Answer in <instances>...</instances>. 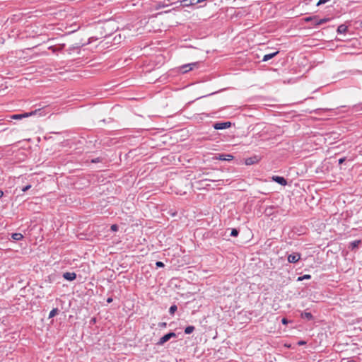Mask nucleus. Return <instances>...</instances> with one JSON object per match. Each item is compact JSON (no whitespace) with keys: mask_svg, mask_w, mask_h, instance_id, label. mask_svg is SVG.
<instances>
[{"mask_svg":"<svg viewBox=\"0 0 362 362\" xmlns=\"http://www.w3.org/2000/svg\"><path fill=\"white\" fill-rule=\"evenodd\" d=\"M65 47V44H60L58 47L57 46H49L48 49L51 50L53 53H55L58 51H62Z\"/></svg>","mask_w":362,"mask_h":362,"instance_id":"13","label":"nucleus"},{"mask_svg":"<svg viewBox=\"0 0 362 362\" xmlns=\"http://www.w3.org/2000/svg\"><path fill=\"white\" fill-rule=\"evenodd\" d=\"M47 113V112L45 111V107H43L41 108L35 109V110H33L29 112L11 115L10 116V118L13 119H22L23 118H26L32 115H35L37 114H38L40 116H42L45 115Z\"/></svg>","mask_w":362,"mask_h":362,"instance_id":"1","label":"nucleus"},{"mask_svg":"<svg viewBox=\"0 0 362 362\" xmlns=\"http://www.w3.org/2000/svg\"><path fill=\"white\" fill-rule=\"evenodd\" d=\"M59 310L57 308H53L49 314V318L54 317L55 315H57L59 313Z\"/></svg>","mask_w":362,"mask_h":362,"instance_id":"19","label":"nucleus"},{"mask_svg":"<svg viewBox=\"0 0 362 362\" xmlns=\"http://www.w3.org/2000/svg\"><path fill=\"white\" fill-rule=\"evenodd\" d=\"M204 174H205V175H209V173H204Z\"/></svg>","mask_w":362,"mask_h":362,"instance_id":"42","label":"nucleus"},{"mask_svg":"<svg viewBox=\"0 0 362 362\" xmlns=\"http://www.w3.org/2000/svg\"><path fill=\"white\" fill-rule=\"evenodd\" d=\"M300 259V254L298 252H293L287 257V260L289 263H296Z\"/></svg>","mask_w":362,"mask_h":362,"instance_id":"7","label":"nucleus"},{"mask_svg":"<svg viewBox=\"0 0 362 362\" xmlns=\"http://www.w3.org/2000/svg\"><path fill=\"white\" fill-rule=\"evenodd\" d=\"M233 158V156H232L231 154L218 153L214 157V159L219 160L230 161L232 160Z\"/></svg>","mask_w":362,"mask_h":362,"instance_id":"6","label":"nucleus"},{"mask_svg":"<svg viewBox=\"0 0 362 362\" xmlns=\"http://www.w3.org/2000/svg\"><path fill=\"white\" fill-rule=\"evenodd\" d=\"M304 21L306 23H309L310 21H315L314 26L317 27L320 25H322L325 23H327L330 21L329 18H324L322 19H318L317 16H308L303 18Z\"/></svg>","mask_w":362,"mask_h":362,"instance_id":"2","label":"nucleus"},{"mask_svg":"<svg viewBox=\"0 0 362 362\" xmlns=\"http://www.w3.org/2000/svg\"><path fill=\"white\" fill-rule=\"evenodd\" d=\"M31 185H28L25 187H23L22 189H21V191L23 192H27L28 189H30L31 188Z\"/></svg>","mask_w":362,"mask_h":362,"instance_id":"27","label":"nucleus"},{"mask_svg":"<svg viewBox=\"0 0 362 362\" xmlns=\"http://www.w3.org/2000/svg\"><path fill=\"white\" fill-rule=\"evenodd\" d=\"M112 300H113L112 298L109 297V298H107V303H112Z\"/></svg>","mask_w":362,"mask_h":362,"instance_id":"34","label":"nucleus"},{"mask_svg":"<svg viewBox=\"0 0 362 362\" xmlns=\"http://www.w3.org/2000/svg\"><path fill=\"white\" fill-rule=\"evenodd\" d=\"M63 278L67 281H72L76 279L75 272H65L63 274Z\"/></svg>","mask_w":362,"mask_h":362,"instance_id":"10","label":"nucleus"},{"mask_svg":"<svg viewBox=\"0 0 362 362\" xmlns=\"http://www.w3.org/2000/svg\"><path fill=\"white\" fill-rule=\"evenodd\" d=\"M297 344H298V345H299V346H303V345L306 344V341H303V340H300V341H299Z\"/></svg>","mask_w":362,"mask_h":362,"instance_id":"33","label":"nucleus"},{"mask_svg":"<svg viewBox=\"0 0 362 362\" xmlns=\"http://www.w3.org/2000/svg\"><path fill=\"white\" fill-rule=\"evenodd\" d=\"M310 22H311L312 25L314 26L315 21H310Z\"/></svg>","mask_w":362,"mask_h":362,"instance_id":"40","label":"nucleus"},{"mask_svg":"<svg viewBox=\"0 0 362 362\" xmlns=\"http://www.w3.org/2000/svg\"><path fill=\"white\" fill-rule=\"evenodd\" d=\"M197 63H190L187 64H185L180 67V71L182 73L185 74L190 70H192L194 67L197 66Z\"/></svg>","mask_w":362,"mask_h":362,"instance_id":"8","label":"nucleus"},{"mask_svg":"<svg viewBox=\"0 0 362 362\" xmlns=\"http://www.w3.org/2000/svg\"><path fill=\"white\" fill-rule=\"evenodd\" d=\"M206 180H208V179H205V180H201L200 182H203L206 181ZM210 180V181H213V182L214 181V180Z\"/></svg>","mask_w":362,"mask_h":362,"instance_id":"36","label":"nucleus"},{"mask_svg":"<svg viewBox=\"0 0 362 362\" xmlns=\"http://www.w3.org/2000/svg\"><path fill=\"white\" fill-rule=\"evenodd\" d=\"M176 337V334L174 332H170L168 334L163 335L160 338L158 341L156 343L157 346H162L167 341H168L171 338Z\"/></svg>","mask_w":362,"mask_h":362,"instance_id":"3","label":"nucleus"},{"mask_svg":"<svg viewBox=\"0 0 362 362\" xmlns=\"http://www.w3.org/2000/svg\"><path fill=\"white\" fill-rule=\"evenodd\" d=\"M301 318L306 319L308 321L313 320L314 319L313 315L311 313L304 311L300 314Z\"/></svg>","mask_w":362,"mask_h":362,"instance_id":"15","label":"nucleus"},{"mask_svg":"<svg viewBox=\"0 0 362 362\" xmlns=\"http://www.w3.org/2000/svg\"><path fill=\"white\" fill-rule=\"evenodd\" d=\"M279 51H276L274 52H272V53H270V54H267L265 55H264L262 59V62H267L269 61V59L274 58V57H276L278 54H279Z\"/></svg>","mask_w":362,"mask_h":362,"instance_id":"12","label":"nucleus"},{"mask_svg":"<svg viewBox=\"0 0 362 362\" xmlns=\"http://www.w3.org/2000/svg\"><path fill=\"white\" fill-rule=\"evenodd\" d=\"M346 157L341 158L338 160V163L339 165L344 163L346 161Z\"/></svg>","mask_w":362,"mask_h":362,"instance_id":"32","label":"nucleus"},{"mask_svg":"<svg viewBox=\"0 0 362 362\" xmlns=\"http://www.w3.org/2000/svg\"><path fill=\"white\" fill-rule=\"evenodd\" d=\"M213 127L216 130H222L230 128L232 126L230 122H218L213 124Z\"/></svg>","mask_w":362,"mask_h":362,"instance_id":"4","label":"nucleus"},{"mask_svg":"<svg viewBox=\"0 0 362 362\" xmlns=\"http://www.w3.org/2000/svg\"><path fill=\"white\" fill-rule=\"evenodd\" d=\"M239 234V230L237 228H232L230 232V236L232 237H237Z\"/></svg>","mask_w":362,"mask_h":362,"instance_id":"23","label":"nucleus"},{"mask_svg":"<svg viewBox=\"0 0 362 362\" xmlns=\"http://www.w3.org/2000/svg\"><path fill=\"white\" fill-rule=\"evenodd\" d=\"M346 362H356L354 359H349Z\"/></svg>","mask_w":362,"mask_h":362,"instance_id":"38","label":"nucleus"},{"mask_svg":"<svg viewBox=\"0 0 362 362\" xmlns=\"http://www.w3.org/2000/svg\"><path fill=\"white\" fill-rule=\"evenodd\" d=\"M289 322H290V321H289L287 318H286V317H283V318L281 319V323H282L283 325H287Z\"/></svg>","mask_w":362,"mask_h":362,"instance_id":"30","label":"nucleus"},{"mask_svg":"<svg viewBox=\"0 0 362 362\" xmlns=\"http://www.w3.org/2000/svg\"><path fill=\"white\" fill-rule=\"evenodd\" d=\"M167 326V323L165 322L158 323V327L160 328H165Z\"/></svg>","mask_w":362,"mask_h":362,"instance_id":"31","label":"nucleus"},{"mask_svg":"<svg viewBox=\"0 0 362 362\" xmlns=\"http://www.w3.org/2000/svg\"><path fill=\"white\" fill-rule=\"evenodd\" d=\"M360 26L362 28V21L360 22Z\"/></svg>","mask_w":362,"mask_h":362,"instance_id":"41","label":"nucleus"},{"mask_svg":"<svg viewBox=\"0 0 362 362\" xmlns=\"http://www.w3.org/2000/svg\"><path fill=\"white\" fill-rule=\"evenodd\" d=\"M362 241L361 240H356L354 241H352L349 243L348 248L351 250H355L357 249L360 244H361Z\"/></svg>","mask_w":362,"mask_h":362,"instance_id":"11","label":"nucleus"},{"mask_svg":"<svg viewBox=\"0 0 362 362\" xmlns=\"http://www.w3.org/2000/svg\"><path fill=\"white\" fill-rule=\"evenodd\" d=\"M156 266L157 268H162V267H165V264L163 262H160V261H157L156 262Z\"/></svg>","mask_w":362,"mask_h":362,"instance_id":"26","label":"nucleus"},{"mask_svg":"<svg viewBox=\"0 0 362 362\" xmlns=\"http://www.w3.org/2000/svg\"><path fill=\"white\" fill-rule=\"evenodd\" d=\"M311 279V276L309 275V274H304L303 276H300L299 277H298V279L297 281H303V280H305V279Z\"/></svg>","mask_w":362,"mask_h":362,"instance_id":"21","label":"nucleus"},{"mask_svg":"<svg viewBox=\"0 0 362 362\" xmlns=\"http://www.w3.org/2000/svg\"><path fill=\"white\" fill-rule=\"evenodd\" d=\"M95 321H96V320H95V318H93V319L91 320V322H93V323H95Z\"/></svg>","mask_w":362,"mask_h":362,"instance_id":"39","label":"nucleus"},{"mask_svg":"<svg viewBox=\"0 0 362 362\" xmlns=\"http://www.w3.org/2000/svg\"><path fill=\"white\" fill-rule=\"evenodd\" d=\"M330 0H319L318 2L317 3V6H320V5H322V4H325L327 2H329Z\"/></svg>","mask_w":362,"mask_h":362,"instance_id":"28","label":"nucleus"},{"mask_svg":"<svg viewBox=\"0 0 362 362\" xmlns=\"http://www.w3.org/2000/svg\"><path fill=\"white\" fill-rule=\"evenodd\" d=\"M204 1H206V0H196L197 4L199 3L204 2Z\"/></svg>","mask_w":362,"mask_h":362,"instance_id":"35","label":"nucleus"},{"mask_svg":"<svg viewBox=\"0 0 362 362\" xmlns=\"http://www.w3.org/2000/svg\"><path fill=\"white\" fill-rule=\"evenodd\" d=\"M177 305H175V304H174V305H172L170 307V308H169V313H170V315H174V314H175V313L177 311Z\"/></svg>","mask_w":362,"mask_h":362,"instance_id":"22","label":"nucleus"},{"mask_svg":"<svg viewBox=\"0 0 362 362\" xmlns=\"http://www.w3.org/2000/svg\"><path fill=\"white\" fill-rule=\"evenodd\" d=\"M101 158H94V159H92L91 160V163H100L101 162Z\"/></svg>","mask_w":362,"mask_h":362,"instance_id":"29","label":"nucleus"},{"mask_svg":"<svg viewBox=\"0 0 362 362\" xmlns=\"http://www.w3.org/2000/svg\"><path fill=\"white\" fill-rule=\"evenodd\" d=\"M4 195L3 191L0 190V198H1Z\"/></svg>","mask_w":362,"mask_h":362,"instance_id":"37","label":"nucleus"},{"mask_svg":"<svg viewBox=\"0 0 362 362\" xmlns=\"http://www.w3.org/2000/svg\"><path fill=\"white\" fill-rule=\"evenodd\" d=\"M182 3L183 6H190L197 5L196 0H182Z\"/></svg>","mask_w":362,"mask_h":362,"instance_id":"16","label":"nucleus"},{"mask_svg":"<svg viewBox=\"0 0 362 362\" xmlns=\"http://www.w3.org/2000/svg\"><path fill=\"white\" fill-rule=\"evenodd\" d=\"M194 329H195V327L194 326L189 325V326H187L185 327L184 332H185V334H190L191 333H192L194 332Z\"/></svg>","mask_w":362,"mask_h":362,"instance_id":"18","label":"nucleus"},{"mask_svg":"<svg viewBox=\"0 0 362 362\" xmlns=\"http://www.w3.org/2000/svg\"><path fill=\"white\" fill-rule=\"evenodd\" d=\"M273 209H274L273 206H270L269 207H267L264 212L266 214H267L268 215H271L272 214V211Z\"/></svg>","mask_w":362,"mask_h":362,"instance_id":"24","label":"nucleus"},{"mask_svg":"<svg viewBox=\"0 0 362 362\" xmlns=\"http://www.w3.org/2000/svg\"><path fill=\"white\" fill-rule=\"evenodd\" d=\"M348 31V26L345 24H341L338 26L337 32L338 34H345Z\"/></svg>","mask_w":362,"mask_h":362,"instance_id":"14","label":"nucleus"},{"mask_svg":"<svg viewBox=\"0 0 362 362\" xmlns=\"http://www.w3.org/2000/svg\"><path fill=\"white\" fill-rule=\"evenodd\" d=\"M11 238L15 241H18L23 238V235L20 233H13L11 234Z\"/></svg>","mask_w":362,"mask_h":362,"instance_id":"17","label":"nucleus"},{"mask_svg":"<svg viewBox=\"0 0 362 362\" xmlns=\"http://www.w3.org/2000/svg\"><path fill=\"white\" fill-rule=\"evenodd\" d=\"M272 180L282 186H286L288 183L286 179L281 176L274 175Z\"/></svg>","mask_w":362,"mask_h":362,"instance_id":"9","label":"nucleus"},{"mask_svg":"<svg viewBox=\"0 0 362 362\" xmlns=\"http://www.w3.org/2000/svg\"><path fill=\"white\" fill-rule=\"evenodd\" d=\"M110 230L113 232H116L119 230V226L117 224H112L110 227Z\"/></svg>","mask_w":362,"mask_h":362,"instance_id":"25","label":"nucleus"},{"mask_svg":"<svg viewBox=\"0 0 362 362\" xmlns=\"http://www.w3.org/2000/svg\"><path fill=\"white\" fill-rule=\"evenodd\" d=\"M261 160V158L259 156L255 155L253 156L245 158V164L247 165H251L256 163H258Z\"/></svg>","mask_w":362,"mask_h":362,"instance_id":"5","label":"nucleus"},{"mask_svg":"<svg viewBox=\"0 0 362 362\" xmlns=\"http://www.w3.org/2000/svg\"><path fill=\"white\" fill-rule=\"evenodd\" d=\"M79 49H80L79 45H76V46L72 45L69 47V49L66 50V52L69 54H71L74 50H78Z\"/></svg>","mask_w":362,"mask_h":362,"instance_id":"20","label":"nucleus"}]
</instances>
